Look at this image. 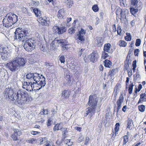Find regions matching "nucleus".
<instances>
[{
	"instance_id": "63",
	"label": "nucleus",
	"mask_w": 146,
	"mask_h": 146,
	"mask_svg": "<svg viewBox=\"0 0 146 146\" xmlns=\"http://www.w3.org/2000/svg\"><path fill=\"white\" fill-rule=\"evenodd\" d=\"M42 114L43 115L47 114L48 113V110H47L43 109L42 111Z\"/></svg>"
},
{
	"instance_id": "17",
	"label": "nucleus",
	"mask_w": 146,
	"mask_h": 146,
	"mask_svg": "<svg viewBox=\"0 0 146 146\" xmlns=\"http://www.w3.org/2000/svg\"><path fill=\"white\" fill-rule=\"evenodd\" d=\"M135 8L134 7H130V11L131 14L134 15L136 13L138 12V11H141L142 8V5L140 3L139 5H137V6H135Z\"/></svg>"
},
{
	"instance_id": "12",
	"label": "nucleus",
	"mask_w": 146,
	"mask_h": 146,
	"mask_svg": "<svg viewBox=\"0 0 146 146\" xmlns=\"http://www.w3.org/2000/svg\"><path fill=\"white\" fill-rule=\"evenodd\" d=\"M59 43L61 44V49L62 51H64L67 50L70 48L69 44H68L67 42L65 40L61 39L58 40Z\"/></svg>"
},
{
	"instance_id": "19",
	"label": "nucleus",
	"mask_w": 146,
	"mask_h": 146,
	"mask_svg": "<svg viewBox=\"0 0 146 146\" xmlns=\"http://www.w3.org/2000/svg\"><path fill=\"white\" fill-rule=\"evenodd\" d=\"M121 81H119L114 88L113 93H114L115 97L117 95V92L119 90V88H121Z\"/></svg>"
},
{
	"instance_id": "31",
	"label": "nucleus",
	"mask_w": 146,
	"mask_h": 146,
	"mask_svg": "<svg viewBox=\"0 0 146 146\" xmlns=\"http://www.w3.org/2000/svg\"><path fill=\"white\" fill-rule=\"evenodd\" d=\"M62 124V123H58L56 124L54 127H53V130L54 131H58L59 129H62V127L60 126Z\"/></svg>"
},
{
	"instance_id": "39",
	"label": "nucleus",
	"mask_w": 146,
	"mask_h": 146,
	"mask_svg": "<svg viewBox=\"0 0 146 146\" xmlns=\"http://www.w3.org/2000/svg\"><path fill=\"white\" fill-rule=\"evenodd\" d=\"M34 73H29L28 74L26 75V78L28 79H31L33 82V77L34 76Z\"/></svg>"
},
{
	"instance_id": "62",
	"label": "nucleus",
	"mask_w": 146,
	"mask_h": 146,
	"mask_svg": "<svg viewBox=\"0 0 146 146\" xmlns=\"http://www.w3.org/2000/svg\"><path fill=\"white\" fill-rule=\"evenodd\" d=\"M74 129L75 130L79 131V132H81L82 130V128L81 127H74Z\"/></svg>"
},
{
	"instance_id": "55",
	"label": "nucleus",
	"mask_w": 146,
	"mask_h": 146,
	"mask_svg": "<svg viewBox=\"0 0 146 146\" xmlns=\"http://www.w3.org/2000/svg\"><path fill=\"white\" fill-rule=\"evenodd\" d=\"M85 50V49L82 48L78 52V54L79 56H81L82 54V52Z\"/></svg>"
},
{
	"instance_id": "38",
	"label": "nucleus",
	"mask_w": 146,
	"mask_h": 146,
	"mask_svg": "<svg viewBox=\"0 0 146 146\" xmlns=\"http://www.w3.org/2000/svg\"><path fill=\"white\" fill-rule=\"evenodd\" d=\"M92 9L94 12H96L99 11V8L97 5L95 4L92 6Z\"/></svg>"
},
{
	"instance_id": "53",
	"label": "nucleus",
	"mask_w": 146,
	"mask_h": 146,
	"mask_svg": "<svg viewBox=\"0 0 146 146\" xmlns=\"http://www.w3.org/2000/svg\"><path fill=\"white\" fill-rule=\"evenodd\" d=\"M66 80L68 81V82L69 83L71 82V77L70 75L69 74H66Z\"/></svg>"
},
{
	"instance_id": "14",
	"label": "nucleus",
	"mask_w": 146,
	"mask_h": 146,
	"mask_svg": "<svg viewBox=\"0 0 146 146\" xmlns=\"http://www.w3.org/2000/svg\"><path fill=\"white\" fill-rule=\"evenodd\" d=\"M53 29L55 33H58L59 35L63 34L66 31V29L64 27H59L58 26H54Z\"/></svg>"
},
{
	"instance_id": "34",
	"label": "nucleus",
	"mask_w": 146,
	"mask_h": 146,
	"mask_svg": "<svg viewBox=\"0 0 146 146\" xmlns=\"http://www.w3.org/2000/svg\"><path fill=\"white\" fill-rule=\"evenodd\" d=\"M1 55L2 58L5 60H6L9 57V56L7 53H5V52H2L0 53Z\"/></svg>"
},
{
	"instance_id": "6",
	"label": "nucleus",
	"mask_w": 146,
	"mask_h": 146,
	"mask_svg": "<svg viewBox=\"0 0 146 146\" xmlns=\"http://www.w3.org/2000/svg\"><path fill=\"white\" fill-rule=\"evenodd\" d=\"M128 12V11L125 9H121L120 7L117 8L115 12L117 17L120 19L121 21L124 20L126 17V14Z\"/></svg>"
},
{
	"instance_id": "15",
	"label": "nucleus",
	"mask_w": 146,
	"mask_h": 146,
	"mask_svg": "<svg viewBox=\"0 0 146 146\" xmlns=\"http://www.w3.org/2000/svg\"><path fill=\"white\" fill-rule=\"evenodd\" d=\"M124 100L123 95L121 94L117 100L116 104L117 106V112H118L121 107V105Z\"/></svg>"
},
{
	"instance_id": "48",
	"label": "nucleus",
	"mask_w": 146,
	"mask_h": 146,
	"mask_svg": "<svg viewBox=\"0 0 146 146\" xmlns=\"http://www.w3.org/2000/svg\"><path fill=\"white\" fill-rule=\"evenodd\" d=\"M52 122V118H49L47 121L46 123L47 126L49 127L51 126Z\"/></svg>"
},
{
	"instance_id": "20",
	"label": "nucleus",
	"mask_w": 146,
	"mask_h": 146,
	"mask_svg": "<svg viewBox=\"0 0 146 146\" xmlns=\"http://www.w3.org/2000/svg\"><path fill=\"white\" fill-rule=\"evenodd\" d=\"M58 40H53L50 44V48L51 49L54 50H55L59 46Z\"/></svg>"
},
{
	"instance_id": "4",
	"label": "nucleus",
	"mask_w": 146,
	"mask_h": 146,
	"mask_svg": "<svg viewBox=\"0 0 146 146\" xmlns=\"http://www.w3.org/2000/svg\"><path fill=\"white\" fill-rule=\"evenodd\" d=\"M27 31L22 28H18L16 29L15 32V40H18L22 42L25 40Z\"/></svg>"
},
{
	"instance_id": "1",
	"label": "nucleus",
	"mask_w": 146,
	"mask_h": 146,
	"mask_svg": "<svg viewBox=\"0 0 146 146\" xmlns=\"http://www.w3.org/2000/svg\"><path fill=\"white\" fill-rule=\"evenodd\" d=\"M4 93L6 98L12 101L15 104L22 105L30 100L28 93L21 90H19L16 94H15L13 89L11 88H6Z\"/></svg>"
},
{
	"instance_id": "25",
	"label": "nucleus",
	"mask_w": 146,
	"mask_h": 146,
	"mask_svg": "<svg viewBox=\"0 0 146 146\" xmlns=\"http://www.w3.org/2000/svg\"><path fill=\"white\" fill-rule=\"evenodd\" d=\"M45 78L42 75H40V77L38 80V82H37L38 84H40L42 86H44L46 84V81H45Z\"/></svg>"
},
{
	"instance_id": "7",
	"label": "nucleus",
	"mask_w": 146,
	"mask_h": 146,
	"mask_svg": "<svg viewBox=\"0 0 146 146\" xmlns=\"http://www.w3.org/2000/svg\"><path fill=\"white\" fill-rule=\"evenodd\" d=\"M86 33V31L82 28H81L80 31L77 33L76 35L77 43L78 44L80 42L81 43H84L85 41L84 35Z\"/></svg>"
},
{
	"instance_id": "10",
	"label": "nucleus",
	"mask_w": 146,
	"mask_h": 146,
	"mask_svg": "<svg viewBox=\"0 0 146 146\" xmlns=\"http://www.w3.org/2000/svg\"><path fill=\"white\" fill-rule=\"evenodd\" d=\"M90 61L93 62H96L99 57V56L97 50H93L92 53L88 56Z\"/></svg>"
},
{
	"instance_id": "61",
	"label": "nucleus",
	"mask_w": 146,
	"mask_h": 146,
	"mask_svg": "<svg viewBox=\"0 0 146 146\" xmlns=\"http://www.w3.org/2000/svg\"><path fill=\"white\" fill-rule=\"evenodd\" d=\"M112 31L113 32H115L116 31V28L115 25L114 24L112 25Z\"/></svg>"
},
{
	"instance_id": "11",
	"label": "nucleus",
	"mask_w": 146,
	"mask_h": 146,
	"mask_svg": "<svg viewBox=\"0 0 146 146\" xmlns=\"http://www.w3.org/2000/svg\"><path fill=\"white\" fill-rule=\"evenodd\" d=\"M39 21L40 23L43 26H49L50 23L49 18L46 16L41 17L39 19Z\"/></svg>"
},
{
	"instance_id": "16",
	"label": "nucleus",
	"mask_w": 146,
	"mask_h": 146,
	"mask_svg": "<svg viewBox=\"0 0 146 146\" xmlns=\"http://www.w3.org/2000/svg\"><path fill=\"white\" fill-rule=\"evenodd\" d=\"M33 81L30 82H24L23 84V87L27 91H31L33 90Z\"/></svg>"
},
{
	"instance_id": "26",
	"label": "nucleus",
	"mask_w": 146,
	"mask_h": 146,
	"mask_svg": "<svg viewBox=\"0 0 146 146\" xmlns=\"http://www.w3.org/2000/svg\"><path fill=\"white\" fill-rule=\"evenodd\" d=\"M111 47V45L110 43H108L105 44L104 47V51L110 53Z\"/></svg>"
},
{
	"instance_id": "43",
	"label": "nucleus",
	"mask_w": 146,
	"mask_h": 146,
	"mask_svg": "<svg viewBox=\"0 0 146 146\" xmlns=\"http://www.w3.org/2000/svg\"><path fill=\"white\" fill-rule=\"evenodd\" d=\"M131 5L134 6H137V5H140L139 4L138 5L137 4L138 3L137 0H131Z\"/></svg>"
},
{
	"instance_id": "52",
	"label": "nucleus",
	"mask_w": 146,
	"mask_h": 146,
	"mask_svg": "<svg viewBox=\"0 0 146 146\" xmlns=\"http://www.w3.org/2000/svg\"><path fill=\"white\" fill-rule=\"evenodd\" d=\"M59 60L61 63H64L65 62V58L64 56H62L59 57Z\"/></svg>"
},
{
	"instance_id": "5",
	"label": "nucleus",
	"mask_w": 146,
	"mask_h": 146,
	"mask_svg": "<svg viewBox=\"0 0 146 146\" xmlns=\"http://www.w3.org/2000/svg\"><path fill=\"white\" fill-rule=\"evenodd\" d=\"M35 40L32 38H30L25 42L23 47L26 51L31 52L35 48Z\"/></svg>"
},
{
	"instance_id": "40",
	"label": "nucleus",
	"mask_w": 146,
	"mask_h": 146,
	"mask_svg": "<svg viewBox=\"0 0 146 146\" xmlns=\"http://www.w3.org/2000/svg\"><path fill=\"white\" fill-rule=\"evenodd\" d=\"M75 27H72L69 29L68 30V33L72 35L74 34L75 32Z\"/></svg>"
},
{
	"instance_id": "57",
	"label": "nucleus",
	"mask_w": 146,
	"mask_h": 146,
	"mask_svg": "<svg viewBox=\"0 0 146 146\" xmlns=\"http://www.w3.org/2000/svg\"><path fill=\"white\" fill-rule=\"evenodd\" d=\"M90 141V138L89 137H86V140L84 144L85 145H87L89 143Z\"/></svg>"
},
{
	"instance_id": "2",
	"label": "nucleus",
	"mask_w": 146,
	"mask_h": 146,
	"mask_svg": "<svg viewBox=\"0 0 146 146\" xmlns=\"http://www.w3.org/2000/svg\"><path fill=\"white\" fill-rule=\"evenodd\" d=\"M98 100L96 94H94L90 96L87 104L90 107L86 109L85 116L88 115L89 117L91 118L94 115Z\"/></svg>"
},
{
	"instance_id": "35",
	"label": "nucleus",
	"mask_w": 146,
	"mask_h": 146,
	"mask_svg": "<svg viewBox=\"0 0 146 146\" xmlns=\"http://www.w3.org/2000/svg\"><path fill=\"white\" fill-rule=\"evenodd\" d=\"M126 36H125L124 38L125 40L127 41H129L131 40V36L130 34L129 33H126Z\"/></svg>"
},
{
	"instance_id": "47",
	"label": "nucleus",
	"mask_w": 146,
	"mask_h": 146,
	"mask_svg": "<svg viewBox=\"0 0 146 146\" xmlns=\"http://www.w3.org/2000/svg\"><path fill=\"white\" fill-rule=\"evenodd\" d=\"M36 141V139L34 138H31L26 141V142L27 143L32 144L34 143Z\"/></svg>"
},
{
	"instance_id": "60",
	"label": "nucleus",
	"mask_w": 146,
	"mask_h": 146,
	"mask_svg": "<svg viewBox=\"0 0 146 146\" xmlns=\"http://www.w3.org/2000/svg\"><path fill=\"white\" fill-rule=\"evenodd\" d=\"M45 138V137L41 138L40 140V145L44 143V141Z\"/></svg>"
},
{
	"instance_id": "49",
	"label": "nucleus",
	"mask_w": 146,
	"mask_h": 146,
	"mask_svg": "<svg viewBox=\"0 0 146 146\" xmlns=\"http://www.w3.org/2000/svg\"><path fill=\"white\" fill-rule=\"evenodd\" d=\"M106 52L104 51V52H103L102 54V57L104 59H106L108 56V54Z\"/></svg>"
},
{
	"instance_id": "44",
	"label": "nucleus",
	"mask_w": 146,
	"mask_h": 146,
	"mask_svg": "<svg viewBox=\"0 0 146 146\" xmlns=\"http://www.w3.org/2000/svg\"><path fill=\"white\" fill-rule=\"evenodd\" d=\"M65 142L66 144L68 145V146H71L73 144V143L72 141H71V140L70 139H66L65 141Z\"/></svg>"
},
{
	"instance_id": "27",
	"label": "nucleus",
	"mask_w": 146,
	"mask_h": 146,
	"mask_svg": "<svg viewBox=\"0 0 146 146\" xmlns=\"http://www.w3.org/2000/svg\"><path fill=\"white\" fill-rule=\"evenodd\" d=\"M118 71V69L117 68L113 69L112 70H110L108 72V76L112 77L114 76L116 72Z\"/></svg>"
},
{
	"instance_id": "24",
	"label": "nucleus",
	"mask_w": 146,
	"mask_h": 146,
	"mask_svg": "<svg viewBox=\"0 0 146 146\" xmlns=\"http://www.w3.org/2000/svg\"><path fill=\"white\" fill-rule=\"evenodd\" d=\"M30 9L32 11L33 10V12H34L35 15L37 17H39L41 15V11L39 10L38 9L35 8H34L33 7H31L30 8Z\"/></svg>"
},
{
	"instance_id": "21",
	"label": "nucleus",
	"mask_w": 146,
	"mask_h": 146,
	"mask_svg": "<svg viewBox=\"0 0 146 146\" xmlns=\"http://www.w3.org/2000/svg\"><path fill=\"white\" fill-rule=\"evenodd\" d=\"M104 41V40L102 37H97L96 40L95 41V43L96 46L98 47L102 46L103 45Z\"/></svg>"
},
{
	"instance_id": "42",
	"label": "nucleus",
	"mask_w": 146,
	"mask_h": 146,
	"mask_svg": "<svg viewBox=\"0 0 146 146\" xmlns=\"http://www.w3.org/2000/svg\"><path fill=\"white\" fill-rule=\"evenodd\" d=\"M118 134V132H116V131L112 130V133H111V138L112 139H114L115 138V137L116 136L117 134Z\"/></svg>"
},
{
	"instance_id": "54",
	"label": "nucleus",
	"mask_w": 146,
	"mask_h": 146,
	"mask_svg": "<svg viewBox=\"0 0 146 146\" xmlns=\"http://www.w3.org/2000/svg\"><path fill=\"white\" fill-rule=\"evenodd\" d=\"M139 50L138 49H135L134 51V55L136 56H138L139 54Z\"/></svg>"
},
{
	"instance_id": "36",
	"label": "nucleus",
	"mask_w": 146,
	"mask_h": 146,
	"mask_svg": "<svg viewBox=\"0 0 146 146\" xmlns=\"http://www.w3.org/2000/svg\"><path fill=\"white\" fill-rule=\"evenodd\" d=\"M119 45L121 47H125L127 44L126 42L123 40H120L119 42Z\"/></svg>"
},
{
	"instance_id": "22",
	"label": "nucleus",
	"mask_w": 146,
	"mask_h": 146,
	"mask_svg": "<svg viewBox=\"0 0 146 146\" xmlns=\"http://www.w3.org/2000/svg\"><path fill=\"white\" fill-rule=\"evenodd\" d=\"M43 86H42L40 84H38L37 82H33V90H38L41 88Z\"/></svg>"
},
{
	"instance_id": "45",
	"label": "nucleus",
	"mask_w": 146,
	"mask_h": 146,
	"mask_svg": "<svg viewBox=\"0 0 146 146\" xmlns=\"http://www.w3.org/2000/svg\"><path fill=\"white\" fill-rule=\"evenodd\" d=\"M67 1V5L68 7L70 8L73 4V1L72 0H66Z\"/></svg>"
},
{
	"instance_id": "59",
	"label": "nucleus",
	"mask_w": 146,
	"mask_h": 146,
	"mask_svg": "<svg viewBox=\"0 0 146 146\" xmlns=\"http://www.w3.org/2000/svg\"><path fill=\"white\" fill-rule=\"evenodd\" d=\"M104 64H111V62L110 60H106L104 61Z\"/></svg>"
},
{
	"instance_id": "9",
	"label": "nucleus",
	"mask_w": 146,
	"mask_h": 146,
	"mask_svg": "<svg viewBox=\"0 0 146 146\" xmlns=\"http://www.w3.org/2000/svg\"><path fill=\"white\" fill-rule=\"evenodd\" d=\"M26 62V59L17 56L14 58L9 63H7V64H25Z\"/></svg>"
},
{
	"instance_id": "29",
	"label": "nucleus",
	"mask_w": 146,
	"mask_h": 146,
	"mask_svg": "<svg viewBox=\"0 0 146 146\" xmlns=\"http://www.w3.org/2000/svg\"><path fill=\"white\" fill-rule=\"evenodd\" d=\"M129 134V132H127V135H124L123 137V142L122 145L124 146L125 145H126L129 139V137L128 136V135Z\"/></svg>"
},
{
	"instance_id": "23",
	"label": "nucleus",
	"mask_w": 146,
	"mask_h": 146,
	"mask_svg": "<svg viewBox=\"0 0 146 146\" xmlns=\"http://www.w3.org/2000/svg\"><path fill=\"white\" fill-rule=\"evenodd\" d=\"M140 98L137 104H139L143 102H146V94L145 93H141L140 95Z\"/></svg>"
},
{
	"instance_id": "18",
	"label": "nucleus",
	"mask_w": 146,
	"mask_h": 146,
	"mask_svg": "<svg viewBox=\"0 0 146 146\" xmlns=\"http://www.w3.org/2000/svg\"><path fill=\"white\" fill-rule=\"evenodd\" d=\"M71 92L68 90H64L62 91L61 94V97L64 99L68 98Z\"/></svg>"
},
{
	"instance_id": "50",
	"label": "nucleus",
	"mask_w": 146,
	"mask_h": 146,
	"mask_svg": "<svg viewBox=\"0 0 146 146\" xmlns=\"http://www.w3.org/2000/svg\"><path fill=\"white\" fill-rule=\"evenodd\" d=\"M141 43V40L140 39H137L136 40L135 44V46H139Z\"/></svg>"
},
{
	"instance_id": "37",
	"label": "nucleus",
	"mask_w": 146,
	"mask_h": 146,
	"mask_svg": "<svg viewBox=\"0 0 146 146\" xmlns=\"http://www.w3.org/2000/svg\"><path fill=\"white\" fill-rule=\"evenodd\" d=\"M138 109L140 111L143 112L145 111V106L143 105H139L138 106Z\"/></svg>"
},
{
	"instance_id": "3",
	"label": "nucleus",
	"mask_w": 146,
	"mask_h": 146,
	"mask_svg": "<svg viewBox=\"0 0 146 146\" xmlns=\"http://www.w3.org/2000/svg\"><path fill=\"white\" fill-rule=\"evenodd\" d=\"M18 21V17L11 13H7L3 21V25L7 27L11 26Z\"/></svg>"
},
{
	"instance_id": "33",
	"label": "nucleus",
	"mask_w": 146,
	"mask_h": 146,
	"mask_svg": "<svg viewBox=\"0 0 146 146\" xmlns=\"http://www.w3.org/2000/svg\"><path fill=\"white\" fill-rule=\"evenodd\" d=\"M40 74L37 73H34V76L33 77V80L35 81V82H38V80L40 78Z\"/></svg>"
},
{
	"instance_id": "64",
	"label": "nucleus",
	"mask_w": 146,
	"mask_h": 146,
	"mask_svg": "<svg viewBox=\"0 0 146 146\" xmlns=\"http://www.w3.org/2000/svg\"><path fill=\"white\" fill-rule=\"evenodd\" d=\"M40 132L38 131H32L31 132V134L33 135H36L38 134Z\"/></svg>"
},
{
	"instance_id": "46",
	"label": "nucleus",
	"mask_w": 146,
	"mask_h": 146,
	"mask_svg": "<svg viewBox=\"0 0 146 146\" xmlns=\"http://www.w3.org/2000/svg\"><path fill=\"white\" fill-rule=\"evenodd\" d=\"M120 126V124L119 123H117L115 125V128L113 130L116 131V132H118L119 130V127Z\"/></svg>"
},
{
	"instance_id": "28",
	"label": "nucleus",
	"mask_w": 146,
	"mask_h": 146,
	"mask_svg": "<svg viewBox=\"0 0 146 146\" xmlns=\"http://www.w3.org/2000/svg\"><path fill=\"white\" fill-rule=\"evenodd\" d=\"M64 11L63 9H61L58 11L57 16L59 19L63 18L64 15Z\"/></svg>"
},
{
	"instance_id": "13",
	"label": "nucleus",
	"mask_w": 146,
	"mask_h": 146,
	"mask_svg": "<svg viewBox=\"0 0 146 146\" xmlns=\"http://www.w3.org/2000/svg\"><path fill=\"white\" fill-rule=\"evenodd\" d=\"M25 64H5L6 67L12 71H15L19 69L21 66H24Z\"/></svg>"
},
{
	"instance_id": "8",
	"label": "nucleus",
	"mask_w": 146,
	"mask_h": 146,
	"mask_svg": "<svg viewBox=\"0 0 146 146\" xmlns=\"http://www.w3.org/2000/svg\"><path fill=\"white\" fill-rule=\"evenodd\" d=\"M12 130L13 132L11 135V137L14 141L19 140V137L22 134L21 130L14 128L12 129Z\"/></svg>"
},
{
	"instance_id": "32",
	"label": "nucleus",
	"mask_w": 146,
	"mask_h": 146,
	"mask_svg": "<svg viewBox=\"0 0 146 146\" xmlns=\"http://www.w3.org/2000/svg\"><path fill=\"white\" fill-rule=\"evenodd\" d=\"M134 86L133 83V82H130V83L129 84L128 87V92L130 94H131L133 92V87Z\"/></svg>"
},
{
	"instance_id": "41",
	"label": "nucleus",
	"mask_w": 146,
	"mask_h": 146,
	"mask_svg": "<svg viewBox=\"0 0 146 146\" xmlns=\"http://www.w3.org/2000/svg\"><path fill=\"white\" fill-rule=\"evenodd\" d=\"M131 60L130 59V56L129 57L127 56L126 57V60L125 61V64H131Z\"/></svg>"
},
{
	"instance_id": "58",
	"label": "nucleus",
	"mask_w": 146,
	"mask_h": 146,
	"mask_svg": "<svg viewBox=\"0 0 146 146\" xmlns=\"http://www.w3.org/2000/svg\"><path fill=\"white\" fill-rule=\"evenodd\" d=\"M84 139V137L82 135L81 136L78 138V141L79 142H80L83 140Z\"/></svg>"
},
{
	"instance_id": "51",
	"label": "nucleus",
	"mask_w": 146,
	"mask_h": 146,
	"mask_svg": "<svg viewBox=\"0 0 146 146\" xmlns=\"http://www.w3.org/2000/svg\"><path fill=\"white\" fill-rule=\"evenodd\" d=\"M122 30L120 26H118L117 28V32L118 35H121Z\"/></svg>"
},
{
	"instance_id": "30",
	"label": "nucleus",
	"mask_w": 146,
	"mask_h": 146,
	"mask_svg": "<svg viewBox=\"0 0 146 146\" xmlns=\"http://www.w3.org/2000/svg\"><path fill=\"white\" fill-rule=\"evenodd\" d=\"M127 127V128L130 129V127L131 125L133 124V121L132 119L129 117L126 120Z\"/></svg>"
},
{
	"instance_id": "56",
	"label": "nucleus",
	"mask_w": 146,
	"mask_h": 146,
	"mask_svg": "<svg viewBox=\"0 0 146 146\" xmlns=\"http://www.w3.org/2000/svg\"><path fill=\"white\" fill-rule=\"evenodd\" d=\"M128 73V76L129 77H131V76L132 75V70L130 69V70H128L127 71Z\"/></svg>"
}]
</instances>
